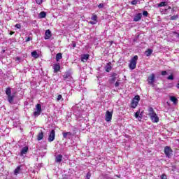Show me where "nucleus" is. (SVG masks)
<instances>
[{
	"instance_id": "obj_1",
	"label": "nucleus",
	"mask_w": 179,
	"mask_h": 179,
	"mask_svg": "<svg viewBox=\"0 0 179 179\" xmlns=\"http://www.w3.org/2000/svg\"><path fill=\"white\" fill-rule=\"evenodd\" d=\"M148 115L152 122H159V116H157V114L155 112V110L153 108L150 107L148 108Z\"/></svg>"
},
{
	"instance_id": "obj_2",
	"label": "nucleus",
	"mask_w": 179,
	"mask_h": 179,
	"mask_svg": "<svg viewBox=\"0 0 179 179\" xmlns=\"http://www.w3.org/2000/svg\"><path fill=\"white\" fill-rule=\"evenodd\" d=\"M138 62V55H135L130 60V63L129 64V68L131 70H134L136 68V64Z\"/></svg>"
},
{
	"instance_id": "obj_3",
	"label": "nucleus",
	"mask_w": 179,
	"mask_h": 179,
	"mask_svg": "<svg viewBox=\"0 0 179 179\" xmlns=\"http://www.w3.org/2000/svg\"><path fill=\"white\" fill-rule=\"evenodd\" d=\"M139 100H141V97L138 95L135 96L131 103V108H136V107H138V104H139Z\"/></svg>"
},
{
	"instance_id": "obj_4",
	"label": "nucleus",
	"mask_w": 179,
	"mask_h": 179,
	"mask_svg": "<svg viewBox=\"0 0 179 179\" xmlns=\"http://www.w3.org/2000/svg\"><path fill=\"white\" fill-rule=\"evenodd\" d=\"M72 110L73 111L74 115L76 117L77 115L79 116V115L83 113V110H82V108L79 106V105H77L76 106H73L72 108Z\"/></svg>"
},
{
	"instance_id": "obj_5",
	"label": "nucleus",
	"mask_w": 179,
	"mask_h": 179,
	"mask_svg": "<svg viewBox=\"0 0 179 179\" xmlns=\"http://www.w3.org/2000/svg\"><path fill=\"white\" fill-rule=\"evenodd\" d=\"M63 76V80L65 82H71L72 80V73H71V71H66Z\"/></svg>"
},
{
	"instance_id": "obj_6",
	"label": "nucleus",
	"mask_w": 179,
	"mask_h": 179,
	"mask_svg": "<svg viewBox=\"0 0 179 179\" xmlns=\"http://www.w3.org/2000/svg\"><path fill=\"white\" fill-rule=\"evenodd\" d=\"M164 153H165L166 157H169V159H170L171 157V155L173 153V150H171L170 148V147L166 146L164 148Z\"/></svg>"
},
{
	"instance_id": "obj_7",
	"label": "nucleus",
	"mask_w": 179,
	"mask_h": 179,
	"mask_svg": "<svg viewBox=\"0 0 179 179\" xmlns=\"http://www.w3.org/2000/svg\"><path fill=\"white\" fill-rule=\"evenodd\" d=\"M41 114V105L37 104L36 106L35 111L34 112V117H38Z\"/></svg>"
},
{
	"instance_id": "obj_8",
	"label": "nucleus",
	"mask_w": 179,
	"mask_h": 179,
	"mask_svg": "<svg viewBox=\"0 0 179 179\" xmlns=\"http://www.w3.org/2000/svg\"><path fill=\"white\" fill-rule=\"evenodd\" d=\"M55 140V130L52 129L50 131L48 136V142H54Z\"/></svg>"
},
{
	"instance_id": "obj_9",
	"label": "nucleus",
	"mask_w": 179,
	"mask_h": 179,
	"mask_svg": "<svg viewBox=\"0 0 179 179\" xmlns=\"http://www.w3.org/2000/svg\"><path fill=\"white\" fill-rule=\"evenodd\" d=\"M155 78L156 76L155 75V73H152L150 76H148V78L147 80L148 85H151L152 86H153Z\"/></svg>"
},
{
	"instance_id": "obj_10",
	"label": "nucleus",
	"mask_w": 179,
	"mask_h": 179,
	"mask_svg": "<svg viewBox=\"0 0 179 179\" xmlns=\"http://www.w3.org/2000/svg\"><path fill=\"white\" fill-rule=\"evenodd\" d=\"M113 119V112H110L109 110L106 111V114L105 115V120L107 122H110L111 120Z\"/></svg>"
},
{
	"instance_id": "obj_11",
	"label": "nucleus",
	"mask_w": 179,
	"mask_h": 179,
	"mask_svg": "<svg viewBox=\"0 0 179 179\" xmlns=\"http://www.w3.org/2000/svg\"><path fill=\"white\" fill-rule=\"evenodd\" d=\"M76 118L77 120V121H79L80 122H83V121L86 120V115L83 113H81L80 115H78V116H76Z\"/></svg>"
},
{
	"instance_id": "obj_12",
	"label": "nucleus",
	"mask_w": 179,
	"mask_h": 179,
	"mask_svg": "<svg viewBox=\"0 0 179 179\" xmlns=\"http://www.w3.org/2000/svg\"><path fill=\"white\" fill-rule=\"evenodd\" d=\"M28 152H29V147L27 146L23 147L20 151V156H21L22 157L24 156V155H27Z\"/></svg>"
},
{
	"instance_id": "obj_13",
	"label": "nucleus",
	"mask_w": 179,
	"mask_h": 179,
	"mask_svg": "<svg viewBox=\"0 0 179 179\" xmlns=\"http://www.w3.org/2000/svg\"><path fill=\"white\" fill-rule=\"evenodd\" d=\"M51 38V31L50 29H48L45 32V40H50Z\"/></svg>"
},
{
	"instance_id": "obj_14",
	"label": "nucleus",
	"mask_w": 179,
	"mask_h": 179,
	"mask_svg": "<svg viewBox=\"0 0 179 179\" xmlns=\"http://www.w3.org/2000/svg\"><path fill=\"white\" fill-rule=\"evenodd\" d=\"M142 19V13H137L134 17V22H139Z\"/></svg>"
},
{
	"instance_id": "obj_15",
	"label": "nucleus",
	"mask_w": 179,
	"mask_h": 179,
	"mask_svg": "<svg viewBox=\"0 0 179 179\" xmlns=\"http://www.w3.org/2000/svg\"><path fill=\"white\" fill-rule=\"evenodd\" d=\"M53 69H54V73H57L60 69H61V66L59 64H55L53 65Z\"/></svg>"
},
{
	"instance_id": "obj_16",
	"label": "nucleus",
	"mask_w": 179,
	"mask_h": 179,
	"mask_svg": "<svg viewBox=\"0 0 179 179\" xmlns=\"http://www.w3.org/2000/svg\"><path fill=\"white\" fill-rule=\"evenodd\" d=\"M62 162V155L59 154L55 156V162L61 163Z\"/></svg>"
},
{
	"instance_id": "obj_17",
	"label": "nucleus",
	"mask_w": 179,
	"mask_h": 179,
	"mask_svg": "<svg viewBox=\"0 0 179 179\" xmlns=\"http://www.w3.org/2000/svg\"><path fill=\"white\" fill-rule=\"evenodd\" d=\"M89 57H90V55L88 54L82 55H81V61L83 62H86L87 61V59H89Z\"/></svg>"
},
{
	"instance_id": "obj_18",
	"label": "nucleus",
	"mask_w": 179,
	"mask_h": 179,
	"mask_svg": "<svg viewBox=\"0 0 179 179\" xmlns=\"http://www.w3.org/2000/svg\"><path fill=\"white\" fill-rule=\"evenodd\" d=\"M22 171V166H18L17 168L14 170V174L15 176H17V174H20Z\"/></svg>"
},
{
	"instance_id": "obj_19",
	"label": "nucleus",
	"mask_w": 179,
	"mask_h": 179,
	"mask_svg": "<svg viewBox=\"0 0 179 179\" xmlns=\"http://www.w3.org/2000/svg\"><path fill=\"white\" fill-rule=\"evenodd\" d=\"M134 116L136 117V118H138V121H141L142 120V114H141V110H138Z\"/></svg>"
},
{
	"instance_id": "obj_20",
	"label": "nucleus",
	"mask_w": 179,
	"mask_h": 179,
	"mask_svg": "<svg viewBox=\"0 0 179 179\" xmlns=\"http://www.w3.org/2000/svg\"><path fill=\"white\" fill-rule=\"evenodd\" d=\"M169 5V2L167 1H162L157 4L158 8H162L163 6H167Z\"/></svg>"
},
{
	"instance_id": "obj_21",
	"label": "nucleus",
	"mask_w": 179,
	"mask_h": 179,
	"mask_svg": "<svg viewBox=\"0 0 179 179\" xmlns=\"http://www.w3.org/2000/svg\"><path fill=\"white\" fill-rule=\"evenodd\" d=\"M13 99H15V95L8 96V101L10 103V104H13Z\"/></svg>"
},
{
	"instance_id": "obj_22",
	"label": "nucleus",
	"mask_w": 179,
	"mask_h": 179,
	"mask_svg": "<svg viewBox=\"0 0 179 179\" xmlns=\"http://www.w3.org/2000/svg\"><path fill=\"white\" fill-rule=\"evenodd\" d=\"M44 138V133L41 131L37 136V141H41Z\"/></svg>"
},
{
	"instance_id": "obj_23",
	"label": "nucleus",
	"mask_w": 179,
	"mask_h": 179,
	"mask_svg": "<svg viewBox=\"0 0 179 179\" xmlns=\"http://www.w3.org/2000/svg\"><path fill=\"white\" fill-rule=\"evenodd\" d=\"M170 100L173 103V104H177L178 103V99L176 96H170Z\"/></svg>"
},
{
	"instance_id": "obj_24",
	"label": "nucleus",
	"mask_w": 179,
	"mask_h": 179,
	"mask_svg": "<svg viewBox=\"0 0 179 179\" xmlns=\"http://www.w3.org/2000/svg\"><path fill=\"white\" fill-rule=\"evenodd\" d=\"M113 67L111 66V62L108 63L105 67V69L107 72H110V71H111Z\"/></svg>"
},
{
	"instance_id": "obj_25",
	"label": "nucleus",
	"mask_w": 179,
	"mask_h": 179,
	"mask_svg": "<svg viewBox=\"0 0 179 179\" xmlns=\"http://www.w3.org/2000/svg\"><path fill=\"white\" fill-rule=\"evenodd\" d=\"M46 16L47 13H45V12L44 11H41L38 15L39 19H44V17H45Z\"/></svg>"
},
{
	"instance_id": "obj_26",
	"label": "nucleus",
	"mask_w": 179,
	"mask_h": 179,
	"mask_svg": "<svg viewBox=\"0 0 179 179\" xmlns=\"http://www.w3.org/2000/svg\"><path fill=\"white\" fill-rule=\"evenodd\" d=\"M62 135H63V138H64V139H66V138H68V136H71L72 135V133L71 131L63 132Z\"/></svg>"
},
{
	"instance_id": "obj_27",
	"label": "nucleus",
	"mask_w": 179,
	"mask_h": 179,
	"mask_svg": "<svg viewBox=\"0 0 179 179\" xmlns=\"http://www.w3.org/2000/svg\"><path fill=\"white\" fill-rule=\"evenodd\" d=\"M152 53H153V50L152 49H148L145 52L146 57H150V55H152Z\"/></svg>"
},
{
	"instance_id": "obj_28",
	"label": "nucleus",
	"mask_w": 179,
	"mask_h": 179,
	"mask_svg": "<svg viewBox=\"0 0 179 179\" xmlns=\"http://www.w3.org/2000/svg\"><path fill=\"white\" fill-rule=\"evenodd\" d=\"M59 59H62V53H57L56 55V61H57V62H58V61H59Z\"/></svg>"
},
{
	"instance_id": "obj_29",
	"label": "nucleus",
	"mask_w": 179,
	"mask_h": 179,
	"mask_svg": "<svg viewBox=\"0 0 179 179\" xmlns=\"http://www.w3.org/2000/svg\"><path fill=\"white\" fill-rule=\"evenodd\" d=\"M31 55L34 58H38V54L37 53V51H36V50L31 52Z\"/></svg>"
},
{
	"instance_id": "obj_30",
	"label": "nucleus",
	"mask_w": 179,
	"mask_h": 179,
	"mask_svg": "<svg viewBox=\"0 0 179 179\" xmlns=\"http://www.w3.org/2000/svg\"><path fill=\"white\" fill-rule=\"evenodd\" d=\"M6 94L7 96H10V95H12V90H10V87L6 88Z\"/></svg>"
},
{
	"instance_id": "obj_31",
	"label": "nucleus",
	"mask_w": 179,
	"mask_h": 179,
	"mask_svg": "<svg viewBox=\"0 0 179 179\" xmlns=\"http://www.w3.org/2000/svg\"><path fill=\"white\" fill-rule=\"evenodd\" d=\"M115 80H117V78L111 77V78L109 80V83H110V85H113V83H114Z\"/></svg>"
},
{
	"instance_id": "obj_32",
	"label": "nucleus",
	"mask_w": 179,
	"mask_h": 179,
	"mask_svg": "<svg viewBox=\"0 0 179 179\" xmlns=\"http://www.w3.org/2000/svg\"><path fill=\"white\" fill-rule=\"evenodd\" d=\"M178 19V15H175L171 17L170 20H177Z\"/></svg>"
},
{
	"instance_id": "obj_33",
	"label": "nucleus",
	"mask_w": 179,
	"mask_h": 179,
	"mask_svg": "<svg viewBox=\"0 0 179 179\" xmlns=\"http://www.w3.org/2000/svg\"><path fill=\"white\" fill-rule=\"evenodd\" d=\"M91 19L94 22H97V15H93L92 17H91Z\"/></svg>"
},
{
	"instance_id": "obj_34",
	"label": "nucleus",
	"mask_w": 179,
	"mask_h": 179,
	"mask_svg": "<svg viewBox=\"0 0 179 179\" xmlns=\"http://www.w3.org/2000/svg\"><path fill=\"white\" fill-rule=\"evenodd\" d=\"M117 76H118V74L117 73H112L110 74V78H117Z\"/></svg>"
},
{
	"instance_id": "obj_35",
	"label": "nucleus",
	"mask_w": 179,
	"mask_h": 179,
	"mask_svg": "<svg viewBox=\"0 0 179 179\" xmlns=\"http://www.w3.org/2000/svg\"><path fill=\"white\" fill-rule=\"evenodd\" d=\"M168 80H174V76L173 74L167 77Z\"/></svg>"
},
{
	"instance_id": "obj_36",
	"label": "nucleus",
	"mask_w": 179,
	"mask_h": 179,
	"mask_svg": "<svg viewBox=\"0 0 179 179\" xmlns=\"http://www.w3.org/2000/svg\"><path fill=\"white\" fill-rule=\"evenodd\" d=\"M138 2H139V0H133V1L131 2V5H136V4H138Z\"/></svg>"
},
{
	"instance_id": "obj_37",
	"label": "nucleus",
	"mask_w": 179,
	"mask_h": 179,
	"mask_svg": "<svg viewBox=\"0 0 179 179\" xmlns=\"http://www.w3.org/2000/svg\"><path fill=\"white\" fill-rule=\"evenodd\" d=\"M57 101H59V100H64V99H62V95L59 94L57 96Z\"/></svg>"
},
{
	"instance_id": "obj_38",
	"label": "nucleus",
	"mask_w": 179,
	"mask_h": 179,
	"mask_svg": "<svg viewBox=\"0 0 179 179\" xmlns=\"http://www.w3.org/2000/svg\"><path fill=\"white\" fill-rule=\"evenodd\" d=\"M148 15H149V13H148V11L144 10L143 12V15L145 16V17H148Z\"/></svg>"
},
{
	"instance_id": "obj_39",
	"label": "nucleus",
	"mask_w": 179,
	"mask_h": 179,
	"mask_svg": "<svg viewBox=\"0 0 179 179\" xmlns=\"http://www.w3.org/2000/svg\"><path fill=\"white\" fill-rule=\"evenodd\" d=\"M90 177H92V173H90V172H88L86 175V178L90 179Z\"/></svg>"
},
{
	"instance_id": "obj_40",
	"label": "nucleus",
	"mask_w": 179,
	"mask_h": 179,
	"mask_svg": "<svg viewBox=\"0 0 179 179\" xmlns=\"http://www.w3.org/2000/svg\"><path fill=\"white\" fill-rule=\"evenodd\" d=\"M98 8H99V9H103V8H104V3H101L99 6Z\"/></svg>"
},
{
	"instance_id": "obj_41",
	"label": "nucleus",
	"mask_w": 179,
	"mask_h": 179,
	"mask_svg": "<svg viewBox=\"0 0 179 179\" xmlns=\"http://www.w3.org/2000/svg\"><path fill=\"white\" fill-rule=\"evenodd\" d=\"M36 2L38 5H41V3H43V0H36Z\"/></svg>"
},
{
	"instance_id": "obj_42",
	"label": "nucleus",
	"mask_w": 179,
	"mask_h": 179,
	"mask_svg": "<svg viewBox=\"0 0 179 179\" xmlns=\"http://www.w3.org/2000/svg\"><path fill=\"white\" fill-rule=\"evenodd\" d=\"M161 75H162V76H166V75H167V71H162Z\"/></svg>"
},
{
	"instance_id": "obj_43",
	"label": "nucleus",
	"mask_w": 179,
	"mask_h": 179,
	"mask_svg": "<svg viewBox=\"0 0 179 179\" xmlns=\"http://www.w3.org/2000/svg\"><path fill=\"white\" fill-rule=\"evenodd\" d=\"M161 179H167V176H166V174H162V176H161Z\"/></svg>"
},
{
	"instance_id": "obj_44",
	"label": "nucleus",
	"mask_w": 179,
	"mask_h": 179,
	"mask_svg": "<svg viewBox=\"0 0 179 179\" xmlns=\"http://www.w3.org/2000/svg\"><path fill=\"white\" fill-rule=\"evenodd\" d=\"M15 27H16V29H21L22 28V25L20 24H15Z\"/></svg>"
},
{
	"instance_id": "obj_45",
	"label": "nucleus",
	"mask_w": 179,
	"mask_h": 179,
	"mask_svg": "<svg viewBox=\"0 0 179 179\" xmlns=\"http://www.w3.org/2000/svg\"><path fill=\"white\" fill-rule=\"evenodd\" d=\"M31 40H33V38H31V37H27V38H26V43H27V42H29V41H30Z\"/></svg>"
},
{
	"instance_id": "obj_46",
	"label": "nucleus",
	"mask_w": 179,
	"mask_h": 179,
	"mask_svg": "<svg viewBox=\"0 0 179 179\" xmlns=\"http://www.w3.org/2000/svg\"><path fill=\"white\" fill-rule=\"evenodd\" d=\"M118 86H120V82L117 81V82L115 83V87H118Z\"/></svg>"
},
{
	"instance_id": "obj_47",
	"label": "nucleus",
	"mask_w": 179,
	"mask_h": 179,
	"mask_svg": "<svg viewBox=\"0 0 179 179\" xmlns=\"http://www.w3.org/2000/svg\"><path fill=\"white\" fill-rule=\"evenodd\" d=\"M90 24H96L97 21H90Z\"/></svg>"
},
{
	"instance_id": "obj_48",
	"label": "nucleus",
	"mask_w": 179,
	"mask_h": 179,
	"mask_svg": "<svg viewBox=\"0 0 179 179\" xmlns=\"http://www.w3.org/2000/svg\"><path fill=\"white\" fill-rule=\"evenodd\" d=\"M15 61H18V62H20V57H15Z\"/></svg>"
},
{
	"instance_id": "obj_49",
	"label": "nucleus",
	"mask_w": 179,
	"mask_h": 179,
	"mask_svg": "<svg viewBox=\"0 0 179 179\" xmlns=\"http://www.w3.org/2000/svg\"><path fill=\"white\" fill-rule=\"evenodd\" d=\"M13 34H15V32L14 31H10V35L12 36Z\"/></svg>"
},
{
	"instance_id": "obj_50",
	"label": "nucleus",
	"mask_w": 179,
	"mask_h": 179,
	"mask_svg": "<svg viewBox=\"0 0 179 179\" xmlns=\"http://www.w3.org/2000/svg\"><path fill=\"white\" fill-rule=\"evenodd\" d=\"M76 47V43H73V48H75Z\"/></svg>"
},
{
	"instance_id": "obj_51",
	"label": "nucleus",
	"mask_w": 179,
	"mask_h": 179,
	"mask_svg": "<svg viewBox=\"0 0 179 179\" xmlns=\"http://www.w3.org/2000/svg\"><path fill=\"white\" fill-rule=\"evenodd\" d=\"M176 87H177L178 89H179V83H178V84L176 85Z\"/></svg>"
},
{
	"instance_id": "obj_52",
	"label": "nucleus",
	"mask_w": 179,
	"mask_h": 179,
	"mask_svg": "<svg viewBox=\"0 0 179 179\" xmlns=\"http://www.w3.org/2000/svg\"><path fill=\"white\" fill-rule=\"evenodd\" d=\"M168 9H171V7L169 6V7L168 8Z\"/></svg>"
},
{
	"instance_id": "obj_53",
	"label": "nucleus",
	"mask_w": 179,
	"mask_h": 179,
	"mask_svg": "<svg viewBox=\"0 0 179 179\" xmlns=\"http://www.w3.org/2000/svg\"><path fill=\"white\" fill-rule=\"evenodd\" d=\"M172 12H174V8L172 9Z\"/></svg>"
},
{
	"instance_id": "obj_54",
	"label": "nucleus",
	"mask_w": 179,
	"mask_h": 179,
	"mask_svg": "<svg viewBox=\"0 0 179 179\" xmlns=\"http://www.w3.org/2000/svg\"><path fill=\"white\" fill-rule=\"evenodd\" d=\"M111 43V44H113V41L112 42H110Z\"/></svg>"
},
{
	"instance_id": "obj_55",
	"label": "nucleus",
	"mask_w": 179,
	"mask_h": 179,
	"mask_svg": "<svg viewBox=\"0 0 179 179\" xmlns=\"http://www.w3.org/2000/svg\"><path fill=\"white\" fill-rule=\"evenodd\" d=\"M178 36L179 37V34H178Z\"/></svg>"
}]
</instances>
